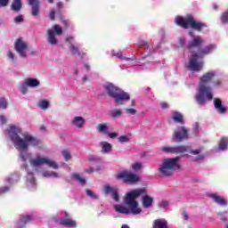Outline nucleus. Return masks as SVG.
<instances>
[{
    "label": "nucleus",
    "mask_w": 228,
    "mask_h": 228,
    "mask_svg": "<svg viewBox=\"0 0 228 228\" xmlns=\"http://www.w3.org/2000/svg\"><path fill=\"white\" fill-rule=\"evenodd\" d=\"M146 193L147 191H145V189H137L126 193L125 202L129 208L122 205H116L114 206L115 211L122 213L123 215H129L131 213L132 215H140L142 213V208H138V201H136L138 197L143 195L142 198L143 208H151L152 202H154L152 197L146 195Z\"/></svg>",
    "instance_id": "obj_1"
},
{
    "label": "nucleus",
    "mask_w": 228,
    "mask_h": 228,
    "mask_svg": "<svg viewBox=\"0 0 228 228\" xmlns=\"http://www.w3.org/2000/svg\"><path fill=\"white\" fill-rule=\"evenodd\" d=\"M21 130L20 127L15 126H10L9 136L18 151H27L28 145H38V140L29 134H23V139L20 138V136H19Z\"/></svg>",
    "instance_id": "obj_2"
},
{
    "label": "nucleus",
    "mask_w": 228,
    "mask_h": 228,
    "mask_svg": "<svg viewBox=\"0 0 228 228\" xmlns=\"http://www.w3.org/2000/svg\"><path fill=\"white\" fill-rule=\"evenodd\" d=\"M215 76V72L211 71L205 75H203L200 78V87L199 94L196 95V101H198L199 104H205L204 96L208 101H211L213 99V93L211 92V87L206 86L207 83H209L213 77Z\"/></svg>",
    "instance_id": "obj_3"
},
{
    "label": "nucleus",
    "mask_w": 228,
    "mask_h": 228,
    "mask_svg": "<svg viewBox=\"0 0 228 228\" xmlns=\"http://www.w3.org/2000/svg\"><path fill=\"white\" fill-rule=\"evenodd\" d=\"M215 47H216L215 45H209L208 46H205L202 49H200L198 53H192L190 58L189 66H188L190 70H194L196 72L200 71L203 65H202V62H198L197 60H199V58H202L206 56V54H209L210 53H213V50L215 49Z\"/></svg>",
    "instance_id": "obj_4"
},
{
    "label": "nucleus",
    "mask_w": 228,
    "mask_h": 228,
    "mask_svg": "<svg viewBox=\"0 0 228 228\" xmlns=\"http://www.w3.org/2000/svg\"><path fill=\"white\" fill-rule=\"evenodd\" d=\"M175 23L178 26H181V28H184V29L191 28L192 29H196L197 31H202V28H206V23L196 21L191 15L187 16L186 18L178 16L175 18Z\"/></svg>",
    "instance_id": "obj_5"
},
{
    "label": "nucleus",
    "mask_w": 228,
    "mask_h": 228,
    "mask_svg": "<svg viewBox=\"0 0 228 228\" xmlns=\"http://www.w3.org/2000/svg\"><path fill=\"white\" fill-rule=\"evenodd\" d=\"M105 89L109 95L115 99V103L117 106H118V104H124V101H129V99H131L127 93L118 89V87L113 86V84L107 85Z\"/></svg>",
    "instance_id": "obj_6"
},
{
    "label": "nucleus",
    "mask_w": 228,
    "mask_h": 228,
    "mask_svg": "<svg viewBox=\"0 0 228 228\" xmlns=\"http://www.w3.org/2000/svg\"><path fill=\"white\" fill-rule=\"evenodd\" d=\"M181 166H179V158L175 159H164L162 165L159 167V172L163 175H172L175 170H179Z\"/></svg>",
    "instance_id": "obj_7"
},
{
    "label": "nucleus",
    "mask_w": 228,
    "mask_h": 228,
    "mask_svg": "<svg viewBox=\"0 0 228 228\" xmlns=\"http://www.w3.org/2000/svg\"><path fill=\"white\" fill-rule=\"evenodd\" d=\"M30 165L32 167H42L43 165H47L51 168H58V164H56V162L47 157H42L40 155H37L36 158L30 159Z\"/></svg>",
    "instance_id": "obj_8"
},
{
    "label": "nucleus",
    "mask_w": 228,
    "mask_h": 228,
    "mask_svg": "<svg viewBox=\"0 0 228 228\" xmlns=\"http://www.w3.org/2000/svg\"><path fill=\"white\" fill-rule=\"evenodd\" d=\"M117 179H123L128 184H135V183L140 181V176L127 171H123L117 175Z\"/></svg>",
    "instance_id": "obj_9"
},
{
    "label": "nucleus",
    "mask_w": 228,
    "mask_h": 228,
    "mask_svg": "<svg viewBox=\"0 0 228 228\" xmlns=\"http://www.w3.org/2000/svg\"><path fill=\"white\" fill-rule=\"evenodd\" d=\"M54 33L55 35H61V33H63L61 27H60L59 25H54L53 27V29L48 30V42L52 45H56V44H58V40L54 37Z\"/></svg>",
    "instance_id": "obj_10"
},
{
    "label": "nucleus",
    "mask_w": 228,
    "mask_h": 228,
    "mask_svg": "<svg viewBox=\"0 0 228 228\" xmlns=\"http://www.w3.org/2000/svg\"><path fill=\"white\" fill-rule=\"evenodd\" d=\"M15 49L22 58H26V51H28V44L19 38L15 43Z\"/></svg>",
    "instance_id": "obj_11"
},
{
    "label": "nucleus",
    "mask_w": 228,
    "mask_h": 228,
    "mask_svg": "<svg viewBox=\"0 0 228 228\" xmlns=\"http://www.w3.org/2000/svg\"><path fill=\"white\" fill-rule=\"evenodd\" d=\"M163 152H167L168 154H183V152H186L188 151V147L186 146H178V147H163Z\"/></svg>",
    "instance_id": "obj_12"
},
{
    "label": "nucleus",
    "mask_w": 228,
    "mask_h": 228,
    "mask_svg": "<svg viewBox=\"0 0 228 228\" xmlns=\"http://www.w3.org/2000/svg\"><path fill=\"white\" fill-rule=\"evenodd\" d=\"M188 138V130L182 126L178 131L175 132L174 139L176 142H182V140H187Z\"/></svg>",
    "instance_id": "obj_13"
},
{
    "label": "nucleus",
    "mask_w": 228,
    "mask_h": 228,
    "mask_svg": "<svg viewBox=\"0 0 228 228\" xmlns=\"http://www.w3.org/2000/svg\"><path fill=\"white\" fill-rule=\"evenodd\" d=\"M28 4L32 6V15L37 17L40 12V2L38 0H28Z\"/></svg>",
    "instance_id": "obj_14"
},
{
    "label": "nucleus",
    "mask_w": 228,
    "mask_h": 228,
    "mask_svg": "<svg viewBox=\"0 0 228 228\" xmlns=\"http://www.w3.org/2000/svg\"><path fill=\"white\" fill-rule=\"evenodd\" d=\"M204 42V39H202V37H194L192 42L189 43V45H187V49H189V51H191V49H193V47H200V45Z\"/></svg>",
    "instance_id": "obj_15"
},
{
    "label": "nucleus",
    "mask_w": 228,
    "mask_h": 228,
    "mask_svg": "<svg viewBox=\"0 0 228 228\" xmlns=\"http://www.w3.org/2000/svg\"><path fill=\"white\" fill-rule=\"evenodd\" d=\"M209 197L213 199L216 204H219V206H227V200H225L224 197L216 193H212L209 195Z\"/></svg>",
    "instance_id": "obj_16"
},
{
    "label": "nucleus",
    "mask_w": 228,
    "mask_h": 228,
    "mask_svg": "<svg viewBox=\"0 0 228 228\" xmlns=\"http://www.w3.org/2000/svg\"><path fill=\"white\" fill-rule=\"evenodd\" d=\"M105 193H111L114 200L116 202H118V192L117 191V189H113L112 187L106 185L104 187Z\"/></svg>",
    "instance_id": "obj_17"
},
{
    "label": "nucleus",
    "mask_w": 228,
    "mask_h": 228,
    "mask_svg": "<svg viewBox=\"0 0 228 228\" xmlns=\"http://www.w3.org/2000/svg\"><path fill=\"white\" fill-rule=\"evenodd\" d=\"M214 106L219 113H225L227 111V109L222 105V101L218 98L214 100Z\"/></svg>",
    "instance_id": "obj_18"
},
{
    "label": "nucleus",
    "mask_w": 228,
    "mask_h": 228,
    "mask_svg": "<svg viewBox=\"0 0 228 228\" xmlns=\"http://www.w3.org/2000/svg\"><path fill=\"white\" fill-rule=\"evenodd\" d=\"M153 228H167V221L164 219H157L154 221Z\"/></svg>",
    "instance_id": "obj_19"
},
{
    "label": "nucleus",
    "mask_w": 228,
    "mask_h": 228,
    "mask_svg": "<svg viewBox=\"0 0 228 228\" xmlns=\"http://www.w3.org/2000/svg\"><path fill=\"white\" fill-rule=\"evenodd\" d=\"M61 225H65L66 227H76V221L67 218L61 220Z\"/></svg>",
    "instance_id": "obj_20"
},
{
    "label": "nucleus",
    "mask_w": 228,
    "mask_h": 228,
    "mask_svg": "<svg viewBox=\"0 0 228 228\" xmlns=\"http://www.w3.org/2000/svg\"><path fill=\"white\" fill-rule=\"evenodd\" d=\"M25 85H27V86L35 87L38 86L40 85V82L36 78H27L25 80Z\"/></svg>",
    "instance_id": "obj_21"
},
{
    "label": "nucleus",
    "mask_w": 228,
    "mask_h": 228,
    "mask_svg": "<svg viewBox=\"0 0 228 228\" xmlns=\"http://www.w3.org/2000/svg\"><path fill=\"white\" fill-rule=\"evenodd\" d=\"M173 119L175 122H178L179 124H184V121L183 120V114L179 112L173 113Z\"/></svg>",
    "instance_id": "obj_22"
},
{
    "label": "nucleus",
    "mask_w": 228,
    "mask_h": 228,
    "mask_svg": "<svg viewBox=\"0 0 228 228\" xmlns=\"http://www.w3.org/2000/svg\"><path fill=\"white\" fill-rule=\"evenodd\" d=\"M22 6V4L20 3V0H13L12 4V9L14 12H19V10H20Z\"/></svg>",
    "instance_id": "obj_23"
},
{
    "label": "nucleus",
    "mask_w": 228,
    "mask_h": 228,
    "mask_svg": "<svg viewBox=\"0 0 228 228\" xmlns=\"http://www.w3.org/2000/svg\"><path fill=\"white\" fill-rule=\"evenodd\" d=\"M74 126H77V127H83V124H85V119H83L81 117H76L73 120Z\"/></svg>",
    "instance_id": "obj_24"
},
{
    "label": "nucleus",
    "mask_w": 228,
    "mask_h": 228,
    "mask_svg": "<svg viewBox=\"0 0 228 228\" xmlns=\"http://www.w3.org/2000/svg\"><path fill=\"white\" fill-rule=\"evenodd\" d=\"M101 146L102 148V151L104 152H110L111 151V144H110L109 142H101Z\"/></svg>",
    "instance_id": "obj_25"
},
{
    "label": "nucleus",
    "mask_w": 228,
    "mask_h": 228,
    "mask_svg": "<svg viewBox=\"0 0 228 228\" xmlns=\"http://www.w3.org/2000/svg\"><path fill=\"white\" fill-rule=\"evenodd\" d=\"M227 145H228V140L226 138L221 139L219 142V149L221 151H225V149H227Z\"/></svg>",
    "instance_id": "obj_26"
},
{
    "label": "nucleus",
    "mask_w": 228,
    "mask_h": 228,
    "mask_svg": "<svg viewBox=\"0 0 228 228\" xmlns=\"http://www.w3.org/2000/svg\"><path fill=\"white\" fill-rule=\"evenodd\" d=\"M72 178L75 179V181H77L78 183H80V184H85L86 183L85 178L79 176V175L77 174H74L72 175Z\"/></svg>",
    "instance_id": "obj_27"
},
{
    "label": "nucleus",
    "mask_w": 228,
    "mask_h": 228,
    "mask_svg": "<svg viewBox=\"0 0 228 228\" xmlns=\"http://www.w3.org/2000/svg\"><path fill=\"white\" fill-rule=\"evenodd\" d=\"M39 106L42 110H47L49 108V102L43 100L39 102Z\"/></svg>",
    "instance_id": "obj_28"
},
{
    "label": "nucleus",
    "mask_w": 228,
    "mask_h": 228,
    "mask_svg": "<svg viewBox=\"0 0 228 228\" xmlns=\"http://www.w3.org/2000/svg\"><path fill=\"white\" fill-rule=\"evenodd\" d=\"M132 169L134 172H138V170H141L142 169V163H134L133 166H132Z\"/></svg>",
    "instance_id": "obj_29"
},
{
    "label": "nucleus",
    "mask_w": 228,
    "mask_h": 228,
    "mask_svg": "<svg viewBox=\"0 0 228 228\" xmlns=\"http://www.w3.org/2000/svg\"><path fill=\"white\" fill-rule=\"evenodd\" d=\"M33 220V217L31 216H25L21 218L22 224H28V222H31Z\"/></svg>",
    "instance_id": "obj_30"
},
{
    "label": "nucleus",
    "mask_w": 228,
    "mask_h": 228,
    "mask_svg": "<svg viewBox=\"0 0 228 228\" xmlns=\"http://www.w3.org/2000/svg\"><path fill=\"white\" fill-rule=\"evenodd\" d=\"M7 106H8V102L4 98H2L0 100V108H3V110H6Z\"/></svg>",
    "instance_id": "obj_31"
},
{
    "label": "nucleus",
    "mask_w": 228,
    "mask_h": 228,
    "mask_svg": "<svg viewBox=\"0 0 228 228\" xmlns=\"http://www.w3.org/2000/svg\"><path fill=\"white\" fill-rule=\"evenodd\" d=\"M221 20L224 24L228 22V10L222 15Z\"/></svg>",
    "instance_id": "obj_32"
},
{
    "label": "nucleus",
    "mask_w": 228,
    "mask_h": 228,
    "mask_svg": "<svg viewBox=\"0 0 228 228\" xmlns=\"http://www.w3.org/2000/svg\"><path fill=\"white\" fill-rule=\"evenodd\" d=\"M108 127L106 126V125H99L98 126V131L100 133H105V131H107Z\"/></svg>",
    "instance_id": "obj_33"
},
{
    "label": "nucleus",
    "mask_w": 228,
    "mask_h": 228,
    "mask_svg": "<svg viewBox=\"0 0 228 228\" xmlns=\"http://www.w3.org/2000/svg\"><path fill=\"white\" fill-rule=\"evenodd\" d=\"M120 115H122V112L120 111V110H113L111 112V117H120Z\"/></svg>",
    "instance_id": "obj_34"
},
{
    "label": "nucleus",
    "mask_w": 228,
    "mask_h": 228,
    "mask_svg": "<svg viewBox=\"0 0 228 228\" xmlns=\"http://www.w3.org/2000/svg\"><path fill=\"white\" fill-rule=\"evenodd\" d=\"M118 141L121 142V143H124V142H129V138H127V136H126V135H121L118 138Z\"/></svg>",
    "instance_id": "obj_35"
},
{
    "label": "nucleus",
    "mask_w": 228,
    "mask_h": 228,
    "mask_svg": "<svg viewBox=\"0 0 228 228\" xmlns=\"http://www.w3.org/2000/svg\"><path fill=\"white\" fill-rule=\"evenodd\" d=\"M70 49H71V53H73V54H79V50L77 49V47L71 45Z\"/></svg>",
    "instance_id": "obj_36"
},
{
    "label": "nucleus",
    "mask_w": 228,
    "mask_h": 228,
    "mask_svg": "<svg viewBox=\"0 0 228 228\" xmlns=\"http://www.w3.org/2000/svg\"><path fill=\"white\" fill-rule=\"evenodd\" d=\"M86 193H87V195L89 196V197H91L92 199H97V195H95L94 193V191H86Z\"/></svg>",
    "instance_id": "obj_37"
},
{
    "label": "nucleus",
    "mask_w": 228,
    "mask_h": 228,
    "mask_svg": "<svg viewBox=\"0 0 228 228\" xmlns=\"http://www.w3.org/2000/svg\"><path fill=\"white\" fill-rule=\"evenodd\" d=\"M62 155L66 160L70 159V153L69 151H62Z\"/></svg>",
    "instance_id": "obj_38"
},
{
    "label": "nucleus",
    "mask_w": 228,
    "mask_h": 228,
    "mask_svg": "<svg viewBox=\"0 0 228 228\" xmlns=\"http://www.w3.org/2000/svg\"><path fill=\"white\" fill-rule=\"evenodd\" d=\"M10 0H0V6H6Z\"/></svg>",
    "instance_id": "obj_39"
},
{
    "label": "nucleus",
    "mask_w": 228,
    "mask_h": 228,
    "mask_svg": "<svg viewBox=\"0 0 228 228\" xmlns=\"http://www.w3.org/2000/svg\"><path fill=\"white\" fill-rule=\"evenodd\" d=\"M55 13L56 12H54V10H52L50 12L49 17H50L51 20H54Z\"/></svg>",
    "instance_id": "obj_40"
},
{
    "label": "nucleus",
    "mask_w": 228,
    "mask_h": 228,
    "mask_svg": "<svg viewBox=\"0 0 228 228\" xmlns=\"http://www.w3.org/2000/svg\"><path fill=\"white\" fill-rule=\"evenodd\" d=\"M126 113H130V115H134L136 114V110L134 109H127Z\"/></svg>",
    "instance_id": "obj_41"
},
{
    "label": "nucleus",
    "mask_w": 228,
    "mask_h": 228,
    "mask_svg": "<svg viewBox=\"0 0 228 228\" xmlns=\"http://www.w3.org/2000/svg\"><path fill=\"white\" fill-rule=\"evenodd\" d=\"M22 20H24V18L22 17V15L17 16L15 18V22H22Z\"/></svg>",
    "instance_id": "obj_42"
},
{
    "label": "nucleus",
    "mask_w": 228,
    "mask_h": 228,
    "mask_svg": "<svg viewBox=\"0 0 228 228\" xmlns=\"http://www.w3.org/2000/svg\"><path fill=\"white\" fill-rule=\"evenodd\" d=\"M160 208H168V201H162L159 204Z\"/></svg>",
    "instance_id": "obj_43"
},
{
    "label": "nucleus",
    "mask_w": 228,
    "mask_h": 228,
    "mask_svg": "<svg viewBox=\"0 0 228 228\" xmlns=\"http://www.w3.org/2000/svg\"><path fill=\"white\" fill-rule=\"evenodd\" d=\"M215 86H220V85H222V80L217 79L214 82Z\"/></svg>",
    "instance_id": "obj_44"
},
{
    "label": "nucleus",
    "mask_w": 228,
    "mask_h": 228,
    "mask_svg": "<svg viewBox=\"0 0 228 228\" xmlns=\"http://www.w3.org/2000/svg\"><path fill=\"white\" fill-rule=\"evenodd\" d=\"M0 122H2V124H4L6 122V118H4V116H0Z\"/></svg>",
    "instance_id": "obj_45"
},
{
    "label": "nucleus",
    "mask_w": 228,
    "mask_h": 228,
    "mask_svg": "<svg viewBox=\"0 0 228 228\" xmlns=\"http://www.w3.org/2000/svg\"><path fill=\"white\" fill-rule=\"evenodd\" d=\"M161 108H163V110H166V108H168V103H167V102H162V103H161Z\"/></svg>",
    "instance_id": "obj_46"
},
{
    "label": "nucleus",
    "mask_w": 228,
    "mask_h": 228,
    "mask_svg": "<svg viewBox=\"0 0 228 228\" xmlns=\"http://www.w3.org/2000/svg\"><path fill=\"white\" fill-rule=\"evenodd\" d=\"M110 138H117V133L109 134Z\"/></svg>",
    "instance_id": "obj_47"
},
{
    "label": "nucleus",
    "mask_w": 228,
    "mask_h": 228,
    "mask_svg": "<svg viewBox=\"0 0 228 228\" xmlns=\"http://www.w3.org/2000/svg\"><path fill=\"white\" fill-rule=\"evenodd\" d=\"M8 56L11 60H13V58H15V55H13V53L12 52L8 53Z\"/></svg>",
    "instance_id": "obj_48"
},
{
    "label": "nucleus",
    "mask_w": 228,
    "mask_h": 228,
    "mask_svg": "<svg viewBox=\"0 0 228 228\" xmlns=\"http://www.w3.org/2000/svg\"><path fill=\"white\" fill-rule=\"evenodd\" d=\"M186 39H184V37L180 38V45H183V44H185Z\"/></svg>",
    "instance_id": "obj_49"
},
{
    "label": "nucleus",
    "mask_w": 228,
    "mask_h": 228,
    "mask_svg": "<svg viewBox=\"0 0 228 228\" xmlns=\"http://www.w3.org/2000/svg\"><path fill=\"white\" fill-rule=\"evenodd\" d=\"M4 191H8V188L4 187L0 189V193H4Z\"/></svg>",
    "instance_id": "obj_50"
},
{
    "label": "nucleus",
    "mask_w": 228,
    "mask_h": 228,
    "mask_svg": "<svg viewBox=\"0 0 228 228\" xmlns=\"http://www.w3.org/2000/svg\"><path fill=\"white\" fill-rule=\"evenodd\" d=\"M192 154H200V150H196L191 151Z\"/></svg>",
    "instance_id": "obj_51"
},
{
    "label": "nucleus",
    "mask_w": 228,
    "mask_h": 228,
    "mask_svg": "<svg viewBox=\"0 0 228 228\" xmlns=\"http://www.w3.org/2000/svg\"><path fill=\"white\" fill-rule=\"evenodd\" d=\"M72 40H74V37H68L66 38V42H70V41H72Z\"/></svg>",
    "instance_id": "obj_52"
},
{
    "label": "nucleus",
    "mask_w": 228,
    "mask_h": 228,
    "mask_svg": "<svg viewBox=\"0 0 228 228\" xmlns=\"http://www.w3.org/2000/svg\"><path fill=\"white\" fill-rule=\"evenodd\" d=\"M62 22H63L64 26H66V28H68V26H69V20H64Z\"/></svg>",
    "instance_id": "obj_53"
},
{
    "label": "nucleus",
    "mask_w": 228,
    "mask_h": 228,
    "mask_svg": "<svg viewBox=\"0 0 228 228\" xmlns=\"http://www.w3.org/2000/svg\"><path fill=\"white\" fill-rule=\"evenodd\" d=\"M183 218L184 220H188V215H186V213H183Z\"/></svg>",
    "instance_id": "obj_54"
},
{
    "label": "nucleus",
    "mask_w": 228,
    "mask_h": 228,
    "mask_svg": "<svg viewBox=\"0 0 228 228\" xmlns=\"http://www.w3.org/2000/svg\"><path fill=\"white\" fill-rule=\"evenodd\" d=\"M21 159H23V161H26V159H28V158L24 157V155L21 153Z\"/></svg>",
    "instance_id": "obj_55"
},
{
    "label": "nucleus",
    "mask_w": 228,
    "mask_h": 228,
    "mask_svg": "<svg viewBox=\"0 0 228 228\" xmlns=\"http://www.w3.org/2000/svg\"><path fill=\"white\" fill-rule=\"evenodd\" d=\"M86 172H87L88 174H92V172H94V169H93V168H90L89 170H86Z\"/></svg>",
    "instance_id": "obj_56"
},
{
    "label": "nucleus",
    "mask_w": 228,
    "mask_h": 228,
    "mask_svg": "<svg viewBox=\"0 0 228 228\" xmlns=\"http://www.w3.org/2000/svg\"><path fill=\"white\" fill-rule=\"evenodd\" d=\"M121 228H129V225H127V224H123Z\"/></svg>",
    "instance_id": "obj_57"
},
{
    "label": "nucleus",
    "mask_w": 228,
    "mask_h": 228,
    "mask_svg": "<svg viewBox=\"0 0 228 228\" xmlns=\"http://www.w3.org/2000/svg\"><path fill=\"white\" fill-rule=\"evenodd\" d=\"M57 6H58V8H61V6H62L61 3H58Z\"/></svg>",
    "instance_id": "obj_58"
},
{
    "label": "nucleus",
    "mask_w": 228,
    "mask_h": 228,
    "mask_svg": "<svg viewBox=\"0 0 228 228\" xmlns=\"http://www.w3.org/2000/svg\"><path fill=\"white\" fill-rule=\"evenodd\" d=\"M21 94H26V89L23 87V89L21 90Z\"/></svg>",
    "instance_id": "obj_59"
},
{
    "label": "nucleus",
    "mask_w": 228,
    "mask_h": 228,
    "mask_svg": "<svg viewBox=\"0 0 228 228\" xmlns=\"http://www.w3.org/2000/svg\"><path fill=\"white\" fill-rule=\"evenodd\" d=\"M48 1V3H51V4H53L54 1L53 0H47Z\"/></svg>",
    "instance_id": "obj_60"
},
{
    "label": "nucleus",
    "mask_w": 228,
    "mask_h": 228,
    "mask_svg": "<svg viewBox=\"0 0 228 228\" xmlns=\"http://www.w3.org/2000/svg\"><path fill=\"white\" fill-rule=\"evenodd\" d=\"M64 216L67 217V216H69V214H67V212H65Z\"/></svg>",
    "instance_id": "obj_61"
},
{
    "label": "nucleus",
    "mask_w": 228,
    "mask_h": 228,
    "mask_svg": "<svg viewBox=\"0 0 228 228\" xmlns=\"http://www.w3.org/2000/svg\"><path fill=\"white\" fill-rule=\"evenodd\" d=\"M189 35H190L191 37H193V33H192V32H190Z\"/></svg>",
    "instance_id": "obj_62"
},
{
    "label": "nucleus",
    "mask_w": 228,
    "mask_h": 228,
    "mask_svg": "<svg viewBox=\"0 0 228 228\" xmlns=\"http://www.w3.org/2000/svg\"><path fill=\"white\" fill-rule=\"evenodd\" d=\"M44 129H45V127H44V126H41V131H44Z\"/></svg>",
    "instance_id": "obj_63"
},
{
    "label": "nucleus",
    "mask_w": 228,
    "mask_h": 228,
    "mask_svg": "<svg viewBox=\"0 0 228 228\" xmlns=\"http://www.w3.org/2000/svg\"><path fill=\"white\" fill-rule=\"evenodd\" d=\"M204 157H200V159H202Z\"/></svg>",
    "instance_id": "obj_64"
}]
</instances>
